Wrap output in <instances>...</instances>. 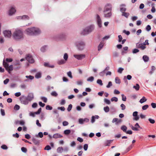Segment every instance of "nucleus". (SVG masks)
Instances as JSON below:
<instances>
[{"label":"nucleus","instance_id":"nucleus-52","mask_svg":"<svg viewBox=\"0 0 156 156\" xmlns=\"http://www.w3.org/2000/svg\"><path fill=\"white\" fill-rule=\"evenodd\" d=\"M122 100L124 101H126V97L123 94H122Z\"/></svg>","mask_w":156,"mask_h":156},{"label":"nucleus","instance_id":"nucleus-38","mask_svg":"<svg viewBox=\"0 0 156 156\" xmlns=\"http://www.w3.org/2000/svg\"><path fill=\"white\" fill-rule=\"evenodd\" d=\"M51 95L52 96H55V97H56L58 95V94L57 93V92L55 91H53L51 93Z\"/></svg>","mask_w":156,"mask_h":156},{"label":"nucleus","instance_id":"nucleus-32","mask_svg":"<svg viewBox=\"0 0 156 156\" xmlns=\"http://www.w3.org/2000/svg\"><path fill=\"white\" fill-rule=\"evenodd\" d=\"M129 15V14L128 13L126 12H125L122 13V16L125 17L126 18H127Z\"/></svg>","mask_w":156,"mask_h":156},{"label":"nucleus","instance_id":"nucleus-57","mask_svg":"<svg viewBox=\"0 0 156 156\" xmlns=\"http://www.w3.org/2000/svg\"><path fill=\"white\" fill-rule=\"evenodd\" d=\"M66 103V101L64 99H62L60 102V104L61 105H64Z\"/></svg>","mask_w":156,"mask_h":156},{"label":"nucleus","instance_id":"nucleus-51","mask_svg":"<svg viewBox=\"0 0 156 156\" xmlns=\"http://www.w3.org/2000/svg\"><path fill=\"white\" fill-rule=\"evenodd\" d=\"M112 83L111 81H109L108 82V84L107 85L106 87L107 88H109L111 86H112Z\"/></svg>","mask_w":156,"mask_h":156},{"label":"nucleus","instance_id":"nucleus-13","mask_svg":"<svg viewBox=\"0 0 156 156\" xmlns=\"http://www.w3.org/2000/svg\"><path fill=\"white\" fill-rule=\"evenodd\" d=\"M89 119L85 118L84 119L80 118L78 120L80 124H83L84 122H87L89 121Z\"/></svg>","mask_w":156,"mask_h":156},{"label":"nucleus","instance_id":"nucleus-16","mask_svg":"<svg viewBox=\"0 0 156 156\" xmlns=\"http://www.w3.org/2000/svg\"><path fill=\"white\" fill-rule=\"evenodd\" d=\"M146 44H137L136 46L137 48H140L142 50H143L146 48Z\"/></svg>","mask_w":156,"mask_h":156},{"label":"nucleus","instance_id":"nucleus-26","mask_svg":"<svg viewBox=\"0 0 156 156\" xmlns=\"http://www.w3.org/2000/svg\"><path fill=\"white\" fill-rule=\"evenodd\" d=\"M41 73L39 72L37 73L35 75V77L36 78L38 79L40 78L41 77Z\"/></svg>","mask_w":156,"mask_h":156},{"label":"nucleus","instance_id":"nucleus-54","mask_svg":"<svg viewBox=\"0 0 156 156\" xmlns=\"http://www.w3.org/2000/svg\"><path fill=\"white\" fill-rule=\"evenodd\" d=\"M77 84L78 85H81L83 84V81L81 80L77 81L76 82Z\"/></svg>","mask_w":156,"mask_h":156},{"label":"nucleus","instance_id":"nucleus-4","mask_svg":"<svg viewBox=\"0 0 156 156\" xmlns=\"http://www.w3.org/2000/svg\"><path fill=\"white\" fill-rule=\"evenodd\" d=\"M94 26L93 25H90L86 27L82 31L81 33L83 35H86L91 33L94 29Z\"/></svg>","mask_w":156,"mask_h":156},{"label":"nucleus","instance_id":"nucleus-27","mask_svg":"<svg viewBox=\"0 0 156 156\" xmlns=\"http://www.w3.org/2000/svg\"><path fill=\"white\" fill-rule=\"evenodd\" d=\"M115 81L116 83L119 84L121 83L120 79L118 77H116L115 79Z\"/></svg>","mask_w":156,"mask_h":156},{"label":"nucleus","instance_id":"nucleus-19","mask_svg":"<svg viewBox=\"0 0 156 156\" xmlns=\"http://www.w3.org/2000/svg\"><path fill=\"white\" fill-rule=\"evenodd\" d=\"M104 44V43L103 42H101L98 46V51L100 50L101 49L103 48Z\"/></svg>","mask_w":156,"mask_h":156},{"label":"nucleus","instance_id":"nucleus-30","mask_svg":"<svg viewBox=\"0 0 156 156\" xmlns=\"http://www.w3.org/2000/svg\"><path fill=\"white\" fill-rule=\"evenodd\" d=\"M105 112H108L109 111V108L108 106L105 107L103 108Z\"/></svg>","mask_w":156,"mask_h":156},{"label":"nucleus","instance_id":"nucleus-39","mask_svg":"<svg viewBox=\"0 0 156 156\" xmlns=\"http://www.w3.org/2000/svg\"><path fill=\"white\" fill-rule=\"evenodd\" d=\"M111 100L112 101H115V102H117L118 101V99L116 97H113L111 98Z\"/></svg>","mask_w":156,"mask_h":156},{"label":"nucleus","instance_id":"nucleus-55","mask_svg":"<svg viewBox=\"0 0 156 156\" xmlns=\"http://www.w3.org/2000/svg\"><path fill=\"white\" fill-rule=\"evenodd\" d=\"M120 106L121 108V109L122 110H125L126 109V106L125 105L123 104H122Z\"/></svg>","mask_w":156,"mask_h":156},{"label":"nucleus","instance_id":"nucleus-7","mask_svg":"<svg viewBox=\"0 0 156 156\" xmlns=\"http://www.w3.org/2000/svg\"><path fill=\"white\" fill-rule=\"evenodd\" d=\"M20 100L21 103L24 105H27L29 103V101L27 98L24 95H22L20 98Z\"/></svg>","mask_w":156,"mask_h":156},{"label":"nucleus","instance_id":"nucleus-61","mask_svg":"<svg viewBox=\"0 0 156 156\" xmlns=\"http://www.w3.org/2000/svg\"><path fill=\"white\" fill-rule=\"evenodd\" d=\"M139 50L137 49H134L133 50V54L136 53L137 52H139Z\"/></svg>","mask_w":156,"mask_h":156},{"label":"nucleus","instance_id":"nucleus-23","mask_svg":"<svg viewBox=\"0 0 156 156\" xmlns=\"http://www.w3.org/2000/svg\"><path fill=\"white\" fill-rule=\"evenodd\" d=\"M143 59L145 62H147L149 60V57L146 55L143 56Z\"/></svg>","mask_w":156,"mask_h":156},{"label":"nucleus","instance_id":"nucleus-58","mask_svg":"<svg viewBox=\"0 0 156 156\" xmlns=\"http://www.w3.org/2000/svg\"><path fill=\"white\" fill-rule=\"evenodd\" d=\"M69 124L68 122L66 121H64L62 122V125L64 126H67Z\"/></svg>","mask_w":156,"mask_h":156},{"label":"nucleus","instance_id":"nucleus-3","mask_svg":"<svg viewBox=\"0 0 156 156\" xmlns=\"http://www.w3.org/2000/svg\"><path fill=\"white\" fill-rule=\"evenodd\" d=\"M13 38L16 40L23 39L24 38L23 32L20 30H16L13 34Z\"/></svg>","mask_w":156,"mask_h":156},{"label":"nucleus","instance_id":"nucleus-60","mask_svg":"<svg viewBox=\"0 0 156 156\" xmlns=\"http://www.w3.org/2000/svg\"><path fill=\"white\" fill-rule=\"evenodd\" d=\"M72 107V105L71 104L69 105L68 107L67 108V110L69 112L71 111Z\"/></svg>","mask_w":156,"mask_h":156},{"label":"nucleus","instance_id":"nucleus-14","mask_svg":"<svg viewBox=\"0 0 156 156\" xmlns=\"http://www.w3.org/2000/svg\"><path fill=\"white\" fill-rule=\"evenodd\" d=\"M96 19L98 26L100 27H101L102 26L101 20L100 16L98 15H97Z\"/></svg>","mask_w":156,"mask_h":156},{"label":"nucleus","instance_id":"nucleus-44","mask_svg":"<svg viewBox=\"0 0 156 156\" xmlns=\"http://www.w3.org/2000/svg\"><path fill=\"white\" fill-rule=\"evenodd\" d=\"M148 105H144L142 107V109L143 110H145L147 109L148 108Z\"/></svg>","mask_w":156,"mask_h":156},{"label":"nucleus","instance_id":"nucleus-21","mask_svg":"<svg viewBox=\"0 0 156 156\" xmlns=\"http://www.w3.org/2000/svg\"><path fill=\"white\" fill-rule=\"evenodd\" d=\"M44 66L45 67L51 68H53L54 67V66L53 65H50L48 63H44Z\"/></svg>","mask_w":156,"mask_h":156},{"label":"nucleus","instance_id":"nucleus-34","mask_svg":"<svg viewBox=\"0 0 156 156\" xmlns=\"http://www.w3.org/2000/svg\"><path fill=\"white\" fill-rule=\"evenodd\" d=\"M121 129L124 132H126V130L127 128L125 126H121Z\"/></svg>","mask_w":156,"mask_h":156},{"label":"nucleus","instance_id":"nucleus-41","mask_svg":"<svg viewBox=\"0 0 156 156\" xmlns=\"http://www.w3.org/2000/svg\"><path fill=\"white\" fill-rule=\"evenodd\" d=\"M97 83L99 84L101 86L103 85V83H102V81L101 80L98 79L97 80Z\"/></svg>","mask_w":156,"mask_h":156},{"label":"nucleus","instance_id":"nucleus-20","mask_svg":"<svg viewBox=\"0 0 156 156\" xmlns=\"http://www.w3.org/2000/svg\"><path fill=\"white\" fill-rule=\"evenodd\" d=\"M62 136L58 133H56L53 135V137L54 138H61Z\"/></svg>","mask_w":156,"mask_h":156},{"label":"nucleus","instance_id":"nucleus-59","mask_svg":"<svg viewBox=\"0 0 156 156\" xmlns=\"http://www.w3.org/2000/svg\"><path fill=\"white\" fill-rule=\"evenodd\" d=\"M21 151L24 153H26L27 151V149L24 147H22L21 148Z\"/></svg>","mask_w":156,"mask_h":156},{"label":"nucleus","instance_id":"nucleus-36","mask_svg":"<svg viewBox=\"0 0 156 156\" xmlns=\"http://www.w3.org/2000/svg\"><path fill=\"white\" fill-rule=\"evenodd\" d=\"M71 133V130L69 129H66L64 131V133L66 135H68Z\"/></svg>","mask_w":156,"mask_h":156},{"label":"nucleus","instance_id":"nucleus-50","mask_svg":"<svg viewBox=\"0 0 156 156\" xmlns=\"http://www.w3.org/2000/svg\"><path fill=\"white\" fill-rule=\"evenodd\" d=\"M1 148L4 150H7L8 147L5 145H3L1 146Z\"/></svg>","mask_w":156,"mask_h":156},{"label":"nucleus","instance_id":"nucleus-56","mask_svg":"<svg viewBox=\"0 0 156 156\" xmlns=\"http://www.w3.org/2000/svg\"><path fill=\"white\" fill-rule=\"evenodd\" d=\"M131 127L132 129L134 131H137L138 130V128L137 127H134L132 126H131Z\"/></svg>","mask_w":156,"mask_h":156},{"label":"nucleus","instance_id":"nucleus-49","mask_svg":"<svg viewBox=\"0 0 156 156\" xmlns=\"http://www.w3.org/2000/svg\"><path fill=\"white\" fill-rule=\"evenodd\" d=\"M20 107L17 105H16L14 107V109L15 110H17L19 109Z\"/></svg>","mask_w":156,"mask_h":156},{"label":"nucleus","instance_id":"nucleus-46","mask_svg":"<svg viewBox=\"0 0 156 156\" xmlns=\"http://www.w3.org/2000/svg\"><path fill=\"white\" fill-rule=\"evenodd\" d=\"M46 109L47 110H51L52 109V107L50 105H47L46 107Z\"/></svg>","mask_w":156,"mask_h":156},{"label":"nucleus","instance_id":"nucleus-31","mask_svg":"<svg viewBox=\"0 0 156 156\" xmlns=\"http://www.w3.org/2000/svg\"><path fill=\"white\" fill-rule=\"evenodd\" d=\"M104 102L106 104L108 105H109L111 103V102L110 101L107 99L104 98Z\"/></svg>","mask_w":156,"mask_h":156},{"label":"nucleus","instance_id":"nucleus-53","mask_svg":"<svg viewBox=\"0 0 156 156\" xmlns=\"http://www.w3.org/2000/svg\"><path fill=\"white\" fill-rule=\"evenodd\" d=\"M51 149V147L49 145L46 146L44 148L45 150H49Z\"/></svg>","mask_w":156,"mask_h":156},{"label":"nucleus","instance_id":"nucleus-22","mask_svg":"<svg viewBox=\"0 0 156 156\" xmlns=\"http://www.w3.org/2000/svg\"><path fill=\"white\" fill-rule=\"evenodd\" d=\"M147 100V99L145 97H143L142 98L140 99L139 101V102L142 104L145 102H146Z\"/></svg>","mask_w":156,"mask_h":156},{"label":"nucleus","instance_id":"nucleus-6","mask_svg":"<svg viewBox=\"0 0 156 156\" xmlns=\"http://www.w3.org/2000/svg\"><path fill=\"white\" fill-rule=\"evenodd\" d=\"M3 65L4 67L7 70L9 73H10V71L13 70V66L12 65H10L9 66V64L4 60L3 63Z\"/></svg>","mask_w":156,"mask_h":156},{"label":"nucleus","instance_id":"nucleus-48","mask_svg":"<svg viewBox=\"0 0 156 156\" xmlns=\"http://www.w3.org/2000/svg\"><path fill=\"white\" fill-rule=\"evenodd\" d=\"M151 29V27L150 25H148L146 27V29L147 31H150Z\"/></svg>","mask_w":156,"mask_h":156},{"label":"nucleus","instance_id":"nucleus-18","mask_svg":"<svg viewBox=\"0 0 156 156\" xmlns=\"http://www.w3.org/2000/svg\"><path fill=\"white\" fill-rule=\"evenodd\" d=\"M132 78V76L130 75H128L127 76V77L126 78V76H125L123 78V80L125 82V83H126V84L127 85L128 84V82L127 81V80H126V79H127L128 80H130Z\"/></svg>","mask_w":156,"mask_h":156},{"label":"nucleus","instance_id":"nucleus-40","mask_svg":"<svg viewBox=\"0 0 156 156\" xmlns=\"http://www.w3.org/2000/svg\"><path fill=\"white\" fill-rule=\"evenodd\" d=\"M123 70V68L121 67H120L118 69L117 72L119 73H121Z\"/></svg>","mask_w":156,"mask_h":156},{"label":"nucleus","instance_id":"nucleus-62","mask_svg":"<svg viewBox=\"0 0 156 156\" xmlns=\"http://www.w3.org/2000/svg\"><path fill=\"white\" fill-rule=\"evenodd\" d=\"M88 147V144H85L83 146V148L85 151H86L87 150Z\"/></svg>","mask_w":156,"mask_h":156},{"label":"nucleus","instance_id":"nucleus-37","mask_svg":"<svg viewBox=\"0 0 156 156\" xmlns=\"http://www.w3.org/2000/svg\"><path fill=\"white\" fill-rule=\"evenodd\" d=\"M66 62L63 60L62 59L58 61V63L59 65H61L62 64H64Z\"/></svg>","mask_w":156,"mask_h":156},{"label":"nucleus","instance_id":"nucleus-10","mask_svg":"<svg viewBox=\"0 0 156 156\" xmlns=\"http://www.w3.org/2000/svg\"><path fill=\"white\" fill-rule=\"evenodd\" d=\"M73 56L76 59L81 60L85 57V54H74Z\"/></svg>","mask_w":156,"mask_h":156},{"label":"nucleus","instance_id":"nucleus-9","mask_svg":"<svg viewBox=\"0 0 156 156\" xmlns=\"http://www.w3.org/2000/svg\"><path fill=\"white\" fill-rule=\"evenodd\" d=\"M16 11L15 7L14 6L11 7L8 12L9 15L11 16L15 14Z\"/></svg>","mask_w":156,"mask_h":156},{"label":"nucleus","instance_id":"nucleus-15","mask_svg":"<svg viewBox=\"0 0 156 156\" xmlns=\"http://www.w3.org/2000/svg\"><path fill=\"white\" fill-rule=\"evenodd\" d=\"M18 20H28L30 19L29 17L27 15H24L23 16H20L17 17Z\"/></svg>","mask_w":156,"mask_h":156},{"label":"nucleus","instance_id":"nucleus-45","mask_svg":"<svg viewBox=\"0 0 156 156\" xmlns=\"http://www.w3.org/2000/svg\"><path fill=\"white\" fill-rule=\"evenodd\" d=\"M41 99L44 102L46 103L47 102V98L44 97H42L41 98Z\"/></svg>","mask_w":156,"mask_h":156},{"label":"nucleus","instance_id":"nucleus-25","mask_svg":"<svg viewBox=\"0 0 156 156\" xmlns=\"http://www.w3.org/2000/svg\"><path fill=\"white\" fill-rule=\"evenodd\" d=\"M32 141L33 142V143L35 145H38L39 143V140H38L35 138H33L32 139Z\"/></svg>","mask_w":156,"mask_h":156},{"label":"nucleus","instance_id":"nucleus-35","mask_svg":"<svg viewBox=\"0 0 156 156\" xmlns=\"http://www.w3.org/2000/svg\"><path fill=\"white\" fill-rule=\"evenodd\" d=\"M68 55L67 53H65L63 56V58L65 61H66L68 58Z\"/></svg>","mask_w":156,"mask_h":156},{"label":"nucleus","instance_id":"nucleus-43","mask_svg":"<svg viewBox=\"0 0 156 156\" xmlns=\"http://www.w3.org/2000/svg\"><path fill=\"white\" fill-rule=\"evenodd\" d=\"M148 121H149L150 123L151 124H154L155 122V120L151 118H149L148 119Z\"/></svg>","mask_w":156,"mask_h":156},{"label":"nucleus","instance_id":"nucleus-29","mask_svg":"<svg viewBox=\"0 0 156 156\" xmlns=\"http://www.w3.org/2000/svg\"><path fill=\"white\" fill-rule=\"evenodd\" d=\"M47 49V46H44L42 47L41 49V50L42 52H44Z\"/></svg>","mask_w":156,"mask_h":156},{"label":"nucleus","instance_id":"nucleus-2","mask_svg":"<svg viewBox=\"0 0 156 156\" xmlns=\"http://www.w3.org/2000/svg\"><path fill=\"white\" fill-rule=\"evenodd\" d=\"M25 33L29 35H37L41 33L40 29L37 27H31L27 29L25 31Z\"/></svg>","mask_w":156,"mask_h":156},{"label":"nucleus","instance_id":"nucleus-1","mask_svg":"<svg viewBox=\"0 0 156 156\" xmlns=\"http://www.w3.org/2000/svg\"><path fill=\"white\" fill-rule=\"evenodd\" d=\"M112 5L110 3L106 4L104 8L103 12L104 16L106 18H110L112 15Z\"/></svg>","mask_w":156,"mask_h":156},{"label":"nucleus","instance_id":"nucleus-5","mask_svg":"<svg viewBox=\"0 0 156 156\" xmlns=\"http://www.w3.org/2000/svg\"><path fill=\"white\" fill-rule=\"evenodd\" d=\"M75 44L79 50H82L84 48L85 44L82 41H77L75 43Z\"/></svg>","mask_w":156,"mask_h":156},{"label":"nucleus","instance_id":"nucleus-24","mask_svg":"<svg viewBox=\"0 0 156 156\" xmlns=\"http://www.w3.org/2000/svg\"><path fill=\"white\" fill-rule=\"evenodd\" d=\"M63 149L62 147H59L58 148L57 151L58 153H61L63 151Z\"/></svg>","mask_w":156,"mask_h":156},{"label":"nucleus","instance_id":"nucleus-11","mask_svg":"<svg viewBox=\"0 0 156 156\" xmlns=\"http://www.w3.org/2000/svg\"><path fill=\"white\" fill-rule=\"evenodd\" d=\"M3 34L5 37L7 38L10 37L11 35V32L10 30H5L3 31Z\"/></svg>","mask_w":156,"mask_h":156},{"label":"nucleus","instance_id":"nucleus-17","mask_svg":"<svg viewBox=\"0 0 156 156\" xmlns=\"http://www.w3.org/2000/svg\"><path fill=\"white\" fill-rule=\"evenodd\" d=\"M126 10V5L125 4H122L120 5V10L122 13L125 12Z\"/></svg>","mask_w":156,"mask_h":156},{"label":"nucleus","instance_id":"nucleus-63","mask_svg":"<svg viewBox=\"0 0 156 156\" xmlns=\"http://www.w3.org/2000/svg\"><path fill=\"white\" fill-rule=\"evenodd\" d=\"M37 106V104L36 103H34L32 105V107L34 108H36Z\"/></svg>","mask_w":156,"mask_h":156},{"label":"nucleus","instance_id":"nucleus-8","mask_svg":"<svg viewBox=\"0 0 156 156\" xmlns=\"http://www.w3.org/2000/svg\"><path fill=\"white\" fill-rule=\"evenodd\" d=\"M26 59L30 63H32L34 62V60L30 54L27 55L26 57Z\"/></svg>","mask_w":156,"mask_h":156},{"label":"nucleus","instance_id":"nucleus-47","mask_svg":"<svg viewBox=\"0 0 156 156\" xmlns=\"http://www.w3.org/2000/svg\"><path fill=\"white\" fill-rule=\"evenodd\" d=\"M38 136H39L40 138L42 137L43 136V133L41 132L39 133L38 135L36 136L37 137H38Z\"/></svg>","mask_w":156,"mask_h":156},{"label":"nucleus","instance_id":"nucleus-28","mask_svg":"<svg viewBox=\"0 0 156 156\" xmlns=\"http://www.w3.org/2000/svg\"><path fill=\"white\" fill-rule=\"evenodd\" d=\"M133 88L135 89L136 90L138 91L139 90L140 87L139 84L137 83L136 84V85L133 86Z\"/></svg>","mask_w":156,"mask_h":156},{"label":"nucleus","instance_id":"nucleus-42","mask_svg":"<svg viewBox=\"0 0 156 156\" xmlns=\"http://www.w3.org/2000/svg\"><path fill=\"white\" fill-rule=\"evenodd\" d=\"M67 75L69 77L71 78H73V76L72 75V73L71 71H69V72H67Z\"/></svg>","mask_w":156,"mask_h":156},{"label":"nucleus","instance_id":"nucleus-64","mask_svg":"<svg viewBox=\"0 0 156 156\" xmlns=\"http://www.w3.org/2000/svg\"><path fill=\"white\" fill-rule=\"evenodd\" d=\"M151 105L152 107V108H156V104L154 103H152L151 104Z\"/></svg>","mask_w":156,"mask_h":156},{"label":"nucleus","instance_id":"nucleus-33","mask_svg":"<svg viewBox=\"0 0 156 156\" xmlns=\"http://www.w3.org/2000/svg\"><path fill=\"white\" fill-rule=\"evenodd\" d=\"M94 78L93 76H90L87 79V81H90L92 82L94 80Z\"/></svg>","mask_w":156,"mask_h":156},{"label":"nucleus","instance_id":"nucleus-12","mask_svg":"<svg viewBox=\"0 0 156 156\" xmlns=\"http://www.w3.org/2000/svg\"><path fill=\"white\" fill-rule=\"evenodd\" d=\"M28 101H30L34 98V95L33 93H30L28 94L27 97H26Z\"/></svg>","mask_w":156,"mask_h":156}]
</instances>
